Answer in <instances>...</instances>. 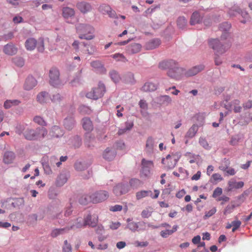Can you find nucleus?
<instances>
[{
    "mask_svg": "<svg viewBox=\"0 0 252 252\" xmlns=\"http://www.w3.org/2000/svg\"><path fill=\"white\" fill-rule=\"evenodd\" d=\"M76 30L80 39H86L88 41L94 37V29L90 25L79 24L77 26Z\"/></svg>",
    "mask_w": 252,
    "mask_h": 252,
    "instance_id": "f257e3e1",
    "label": "nucleus"
},
{
    "mask_svg": "<svg viewBox=\"0 0 252 252\" xmlns=\"http://www.w3.org/2000/svg\"><path fill=\"white\" fill-rule=\"evenodd\" d=\"M105 91V88L103 84H99L98 86L94 88L92 90L86 94L87 97L93 99H97L101 97Z\"/></svg>",
    "mask_w": 252,
    "mask_h": 252,
    "instance_id": "f03ea898",
    "label": "nucleus"
},
{
    "mask_svg": "<svg viewBox=\"0 0 252 252\" xmlns=\"http://www.w3.org/2000/svg\"><path fill=\"white\" fill-rule=\"evenodd\" d=\"M154 167V163L151 160L143 158L141 160V177H148L151 174V171Z\"/></svg>",
    "mask_w": 252,
    "mask_h": 252,
    "instance_id": "7ed1b4c3",
    "label": "nucleus"
},
{
    "mask_svg": "<svg viewBox=\"0 0 252 252\" xmlns=\"http://www.w3.org/2000/svg\"><path fill=\"white\" fill-rule=\"evenodd\" d=\"M185 73L183 68L180 67L178 64L173 67L171 70L167 71V75L170 78L176 80H180Z\"/></svg>",
    "mask_w": 252,
    "mask_h": 252,
    "instance_id": "20e7f679",
    "label": "nucleus"
},
{
    "mask_svg": "<svg viewBox=\"0 0 252 252\" xmlns=\"http://www.w3.org/2000/svg\"><path fill=\"white\" fill-rule=\"evenodd\" d=\"M109 193L105 190H100L92 193V202L99 203L106 200L109 197Z\"/></svg>",
    "mask_w": 252,
    "mask_h": 252,
    "instance_id": "39448f33",
    "label": "nucleus"
},
{
    "mask_svg": "<svg viewBox=\"0 0 252 252\" xmlns=\"http://www.w3.org/2000/svg\"><path fill=\"white\" fill-rule=\"evenodd\" d=\"M49 76L50 78V84L55 87H57L61 84L60 78V72L59 70L52 67L49 71Z\"/></svg>",
    "mask_w": 252,
    "mask_h": 252,
    "instance_id": "423d86ee",
    "label": "nucleus"
},
{
    "mask_svg": "<svg viewBox=\"0 0 252 252\" xmlns=\"http://www.w3.org/2000/svg\"><path fill=\"white\" fill-rule=\"evenodd\" d=\"M129 190L130 187L128 185L119 183L114 187L113 192L116 196H120L126 193Z\"/></svg>",
    "mask_w": 252,
    "mask_h": 252,
    "instance_id": "0eeeda50",
    "label": "nucleus"
},
{
    "mask_svg": "<svg viewBox=\"0 0 252 252\" xmlns=\"http://www.w3.org/2000/svg\"><path fill=\"white\" fill-rule=\"evenodd\" d=\"M177 159L174 156L168 155L166 158L162 160V162L165 165V167L167 169H173L177 163Z\"/></svg>",
    "mask_w": 252,
    "mask_h": 252,
    "instance_id": "6e6552de",
    "label": "nucleus"
},
{
    "mask_svg": "<svg viewBox=\"0 0 252 252\" xmlns=\"http://www.w3.org/2000/svg\"><path fill=\"white\" fill-rule=\"evenodd\" d=\"M178 63L176 61L173 60H164L160 62L158 64V68L161 70H171Z\"/></svg>",
    "mask_w": 252,
    "mask_h": 252,
    "instance_id": "1a4fd4ad",
    "label": "nucleus"
},
{
    "mask_svg": "<svg viewBox=\"0 0 252 252\" xmlns=\"http://www.w3.org/2000/svg\"><path fill=\"white\" fill-rule=\"evenodd\" d=\"M138 223H139L140 225L144 227V229H146L149 227H152L153 228H157L149 223L142 222H130L127 224V227L131 230L133 231H135L137 230L138 228Z\"/></svg>",
    "mask_w": 252,
    "mask_h": 252,
    "instance_id": "9d476101",
    "label": "nucleus"
},
{
    "mask_svg": "<svg viewBox=\"0 0 252 252\" xmlns=\"http://www.w3.org/2000/svg\"><path fill=\"white\" fill-rule=\"evenodd\" d=\"M98 222V217H94L92 218V217L90 215H88L85 219L84 221V223L83 225L79 224L76 226L77 227H80L82 226H86L89 225L92 227H94L96 225Z\"/></svg>",
    "mask_w": 252,
    "mask_h": 252,
    "instance_id": "9b49d317",
    "label": "nucleus"
},
{
    "mask_svg": "<svg viewBox=\"0 0 252 252\" xmlns=\"http://www.w3.org/2000/svg\"><path fill=\"white\" fill-rule=\"evenodd\" d=\"M76 7L81 12L84 14L90 12L92 9V6L91 4L85 1L77 2L76 4Z\"/></svg>",
    "mask_w": 252,
    "mask_h": 252,
    "instance_id": "f8f14e48",
    "label": "nucleus"
},
{
    "mask_svg": "<svg viewBox=\"0 0 252 252\" xmlns=\"http://www.w3.org/2000/svg\"><path fill=\"white\" fill-rule=\"evenodd\" d=\"M15 155L12 151L5 152L2 157V161L5 164H10L13 162L15 158Z\"/></svg>",
    "mask_w": 252,
    "mask_h": 252,
    "instance_id": "ddd939ff",
    "label": "nucleus"
},
{
    "mask_svg": "<svg viewBox=\"0 0 252 252\" xmlns=\"http://www.w3.org/2000/svg\"><path fill=\"white\" fill-rule=\"evenodd\" d=\"M202 14L198 11H195L191 15L189 23L191 25L200 24L202 22Z\"/></svg>",
    "mask_w": 252,
    "mask_h": 252,
    "instance_id": "4468645a",
    "label": "nucleus"
},
{
    "mask_svg": "<svg viewBox=\"0 0 252 252\" xmlns=\"http://www.w3.org/2000/svg\"><path fill=\"white\" fill-rule=\"evenodd\" d=\"M24 136L26 139L29 140H34L38 139V134L36 130L31 128H27L25 131Z\"/></svg>",
    "mask_w": 252,
    "mask_h": 252,
    "instance_id": "2eb2a0df",
    "label": "nucleus"
},
{
    "mask_svg": "<svg viewBox=\"0 0 252 252\" xmlns=\"http://www.w3.org/2000/svg\"><path fill=\"white\" fill-rule=\"evenodd\" d=\"M37 84V81L32 76H29L26 80L24 88L26 90L32 89Z\"/></svg>",
    "mask_w": 252,
    "mask_h": 252,
    "instance_id": "dca6fc26",
    "label": "nucleus"
},
{
    "mask_svg": "<svg viewBox=\"0 0 252 252\" xmlns=\"http://www.w3.org/2000/svg\"><path fill=\"white\" fill-rule=\"evenodd\" d=\"M116 155V153L114 150L107 148L103 153V157L106 160H112L115 158Z\"/></svg>",
    "mask_w": 252,
    "mask_h": 252,
    "instance_id": "f3484780",
    "label": "nucleus"
},
{
    "mask_svg": "<svg viewBox=\"0 0 252 252\" xmlns=\"http://www.w3.org/2000/svg\"><path fill=\"white\" fill-rule=\"evenodd\" d=\"M50 135L53 137L58 138L63 135V131L58 126H54L50 131Z\"/></svg>",
    "mask_w": 252,
    "mask_h": 252,
    "instance_id": "a211bd4d",
    "label": "nucleus"
},
{
    "mask_svg": "<svg viewBox=\"0 0 252 252\" xmlns=\"http://www.w3.org/2000/svg\"><path fill=\"white\" fill-rule=\"evenodd\" d=\"M228 189L229 191H231L233 189L242 188L244 186V183L242 181L236 182L234 180H230L228 182Z\"/></svg>",
    "mask_w": 252,
    "mask_h": 252,
    "instance_id": "6ab92c4d",
    "label": "nucleus"
},
{
    "mask_svg": "<svg viewBox=\"0 0 252 252\" xmlns=\"http://www.w3.org/2000/svg\"><path fill=\"white\" fill-rule=\"evenodd\" d=\"M204 66L203 64L196 65L189 70L186 72V75L189 76H193L197 74L198 73L201 71L202 70H204Z\"/></svg>",
    "mask_w": 252,
    "mask_h": 252,
    "instance_id": "aec40b11",
    "label": "nucleus"
},
{
    "mask_svg": "<svg viewBox=\"0 0 252 252\" xmlns=\"http://www.w3.org/2000/svg\"><path fill=\"white\" fill-rule=\"evenodd\" d=\"M74 226H72L70 228L69 227H65L63 228H56L53 229L51 233V236L52 237H56L60 235L63 234L66 232H67L70 229L73 228Z\"/></svg>",
    "mask_w": 252,
    "mask_h": 252,
    "instance_id": "412c9836",
    "label": "nucleus"
},
{
    "mask_svg": "<svg viewBox=\"0 0 252 252\" xmlns=\"http://www.w3.org/2000/svg\"><path fill=\"white\" fill-rule=\"evenodd\" d=\"M37 100L41 104L47 103L49 100V95L46 92H42L37 95Z\"/></svg>",
    "mask_w": 252,
    "mask_h": 252,
    "instance_id": "4be33fe9",
    "label": "nucleus"
},
{
    "mask_svg": "<svg viewBox=\"0 0 252 252\" xmlns=\"http://www.w3.org/2000/svg\"><path fill=\"white\" fill-rule=\"evenodd\" d=\"M158 85L152 82H147L142 87L141 90L144 92H152L157 89Z\"/></svg>",
    "mask_w": 252,
    "mask_h": 252,
    "instance_id": "5701e85b",
    "label": "nucleus"
},
{
    "mask_svg": "<svg viewBox=\"0 0 252 252\" xmlns=\"http://www.w3.org/2000/svg\"><path fill=\"white\" fill-rule=\"evenodd\" d=\"M67 176L65 173H61L57 178L56 184L57 186H62L67 182Z\"/></svg>",
    "mask_w": 252,
    "mask_h": 252,
    "instance_id": "b1692460",
    "label": "nucleus"
},
{
    "mask_svg": "<svg viewBox=\"0 0 252 252\" xmlns=\"http://www.w3.org/2000/svg\"><path fill=\"white\" fill-rule=\"evenodd\" d=\"M82 125L85 130L90 131L93 129L92 122L88 118H85L82 119Z\"/></svg>",
    "mask_w": 252,
    "mask_h": 252,
    "instance_id": "393cba45",
    "label": "nucleus"
},
{
    "mask_svg": "<svg viewBox=\"0 0 252 252\" xmlns=\"http://www.w3.org/2000/svg\"><path fill=\"white\" fill-rule=\"evenodd\" d=\"M75 125V121L72 117L66 118L64 119L63 125L64 127L67 130L72 129Z\"/></svg>",
    "mask_w": 252,
    "mask_h": 252,
    "instance_id": "a878e982",
    "label": "nucleus"
},
{
    "mask_svg": "<svg viewBox=\"0 0 252 252\" xmlns=\"http://www.w3.org/2000/svg\"><path fill=\"white\" fill-rule=\"evenodd\" d=\"M75 11L73 8L69 7H65L63 8V16L65 18H68L74 16Z\"/></svg>",
    "mask_w": 252,
    "mask_h": 252,
    "instance_id": "bb28decb",
    "label": "nucleus"
},
{
    "mask_svg": "<svg viewBox=\"0 0 252 252\" xmlns=\"http://www.w3.org/2000/svg\"><path fill=\"white\" fill-rule=\"evenodd\" d=\"M151 195H152L151 190H141L136 193V198L137 200H139Z\"/></svg>",
    "mask_w": 252,
    "mask_h": 252,
    "instance_id": "cd10ccee",
    "label": "nucleus"
},
{
    "mask_svg": "<svg viewBox=\"0 0 252 252\" xmlns=\"http://www.w3.org/2000/svg\"><path fill=\"white\" fill-rule=\"evenodd\" d=\"M198 130V126L197 125H193L188 130L186 134V137L191 138L193 137Z\"/></svg>",
    "mask_w": 252,
    "mask_h": 252,
    "instance_id": "c85d7f7f",
    "label": "nucleus"
},
{
    "mask_svg": "<svg viewBox=\"0 0 252 252\" xmlns=\"http://www.w3.org/2000/svg\"><path fill=\"white\" fill-rule=\"evenodd\" d=\"M230 107L235 113H240L242 110V107L240 105V101L238 99L233 100L230 104Z\"/></svg>",
    "mask_w": 252,
    "mask_h": 252,
    "instance_id": "c756f323",
    "label": "nucleus"
},
{
    "mask_svg": "<svg viewBox=\"0 0 252 252\" xmlns=\"http://www.w3.org/2000/svg\"><path fill=\"white\" fill-rule=\"evenodd\" d=\"M154 141L152 137H149L147 138L146 143V151L147 152H152L154 149Z\"/></svg>",
    "mask_w": 252,
    "mask_h": 252,
    "instance_id": "7c9ffc66",
    "label": "nucleus"
},
{
    "mask_svg": "<svg viewBox=\"0 0 252 252\" xmlns=\"http://www.w3.org/2000/svg\"><path fill=\"white\" fill-rule=\"evenodd\" d=\"M187 23L188 20L184 16L179 17L177 21V26L181 29H184Z\"/></svg>",
    "mask_w": 252,
    "mask_h": 252,
    "instance_id": "2f4dec72",
    "label": "nucleus"
},
{
    "mask_svg": "<svg viewBox=\"0 0 252 252\" xmlns=\"http://www.w3.org/2000/svg\"><path fill=\"white\" fill-rule=\"evenodd\" d=\"M210 47H221L222 46L218 38H211L208 40Z\"/></svg>",
    "mask_w": 252,
    "mask_h": 252,
    "instance_id": "473e14b6",
    "label": "nucleus"
},
{
    "mask_svg": "<svg viewBox=\"0 0 252 252\" xmlns=\"http://www.w3.org/2000/svg\"><path fill=\"white\" fill-rule=\"evenodd\" d=\"M20 102L17 99L7 100L4 102V107L6 109H8L12 106L18 105Z\"/></svg>",
    "mask_w": 252,
    "mask_h": 252,
    "instance_id": "72a5a7b5",
    "label": "nucleus"
},
{
    "mask_svg": "<svg viewBox=\"0 0 252 252\" xmlns=\"http://www.w3.org/2000/svg\"><path fill=\"white\" fill-rule=\"evenodd\" d=\"M92 194L91 195L85 194L79 199V202L81 204L85 205L89 202H92Z\"/></svg>",
    "mask_w": 252,
    "mask_h": 252,
    "instance_id": "f704fd0d",
    "label": "nucleus"
},
{
    "mask_svg": "<svg viewBox=\"0 0 252 252\" xmlns=\"http://www.w3.org/2000/svg\"><path fill=\"white\" fill-rule=\"evenodd\" d=\"M37 40L34 38H29L25 42V47H36Z\"/></svg>",
    "mask_w": 252,
    "mask_h": 252,
    "instance_id": "c9c22d12",
    "label": "nucleus"
},
{
    "mask_svg": "<svg viewBox=\"0 0 252 252\" xmlns=\"http://www.w3.org/2000/svg\"><path fill=\"white\" fill-rule=\"evenodd\" d=\"M110 76L111 78V79L115 82V83H118L121 80V77L118 73V72H117L115 70H112L109 72Z\"/></svg>",
    "mask_w": 252,
    "mask_h": 252,
    "instance_id": "e433bc0d",
    "label": "nucleus"
},
{
    "mask_svg": "<svg viewBox=\"0 0 252 252\" xmlns=\"http://www.w3.org/2000/svg\"><path fill=\"white\" fill-rule=\"evenodd\" d=\"M129 184L132 188L137 189L141 185V182L138 179L133 178L130 180Z\"/></svg>",
    "mask_w": 252,
    "mask_h": 252,
    "instance_id": "4c0bfd02",
    "label": "nucleus"
},
{
    "mask_svg": "<svg viewBox=\"0 0 252 252\" xmlns=\"http://www.w3.org/2000/svg\"><path fill=\"white\" fill-rule=\"evenodd\" d=\"M231 27L230 23L227 22H225L221 23L219 25V29L222 32H227L229 31Z\"/></svg>",
    "mask_w": 252,
    "mask_h": 252,
    "instance_id": "58836bf2",
    "label": "nucleus"
},
{
    "mask_svg": "<svg viewBox=\"0 0 252 252\" xmlns=\"http://www.w3.org/2000/svg\"><path fill=\"white\" fill-rule=\"evenodd\" d=\"M63 97L59 93L53 94L50 98L52 102L54 103H59L63 100Z\"/></svg>",
    "mask_w": 252,
    "mask_h": 252,
    "instance_id": "ea45409f",
    "label": "nucleus"
},
{
    "mask_svg": "<svg viewBox=\"0 0 252 252\" xmlns=\"http://www.w3.org/2000/svg\"><path fill=\"white\" fill-rule=\"evenodd\" d=\"M36 131L38 134V139L44 138L48 133L47 130L44 127L37 128Z\"/></svg>",
    "mask_w": 252,
    "mask_h": 252,
    "instance_id": "a19ab883",
    "label": "nucleus"
},
{
    "mask_svg": "<svg viewBox=\"0 0 252 252\" xmlns=\"http://www.w3.org/2000/svg\"><path fill=\"white\" fill-rule=\"evenodd\" d=\"M235 11H236L237 13L240 14L243 19H249L250 16L247 11L241 9L239 7L236 8Z\"/></svg>",
    "mask_w": 252,
    "mask_h": 252,
    "instance_id": "79ce46f5",
    "label": "nucleus"
},
{
    "mask_svg": "<svg viewBox=\"0 0 252 252\" xmlns=\"http://www.w3.org/2000/svg\"><path fill=\"white\" fill-rule=\"evenodd\" d=\"M125 81L128 83H133L134 82V76L133 73L128 72L124 76Z\"/></svg>",
    "mask_w": 252,
    "mask_h": 252,
    "instance_id": "37998d69",
    "label": "nucleus"
},
{
    "mask_svg": "<svg viewBox=\"0 0 252 252\" xmlns=\"http://www.w3.org/2000/svg\"><path fill=\"white\" fill-rule=\"evenodd\" d=\"M235 208L234 204H229L226 206L223 210V214L225 216L231 213Z\"/></svg>",
    "mask_w": 252,
    "mask_h": 252,
    "instance_id": "c03bdc74",
    "label": "nucleus"
},
{
    "mask_svg": "<svg viewBox=\"0 0 252 252\" xmlns=\"http://www.w3.org/2000/svg\"><path fill=\"white\" fill-rule=\"evenodd\" d=\"M160 40L158 38H155L151 40L149 43V47H158L160 45Z\"/></svg>",
    "mask_w": 252,
    "mask_h": 252,
    "instance_id": "a18cd8bd",
    "label": "nucleus"
},
{
    "mask_svg": "<svg viewBox=\"0 0 252 252\" xmlns=\"http://www.w3.org/2000/svg\"><path fill=\"white\" fill-rule=\"evenodd\" d=\"M217 212V208L216 207H213L211 209H210L208 211H206L205 213V215L203 217L204 219H207L211 217H212L213 215H214Z\"/></svg>",
    "mask_w": 252,
    "mask_h": 252,
    "instance_id": "49530a36",
    "label": "nucleus"
},
{
    "mask_svg": "<svg viewBox=\"0 0 252 252\" xmlns=\"http://www.w3.org/2000/svg\"><path fill=\"white\" fill-rule=\"evenodd\" d=\"M33 121L35 123L38 124L39 125L42 126H46V123L44 120V119L41 117L40 116H35L33 118Z\"/></svg>",
    "mask_w": 252,
    "mask_h": 252,
    "instance_id": "de8ad7c7",
    "label": "nucleus"
},
{
    "mask_svg": "<svg viewBox=\"0 0 252 252\" xmlns=\"http://www.w3.org/2000/svg\"><path fill=\"white\" fill-rule=\"evenodd\" d=\"M199 143L204 148L207 150L210 149V146L205 138L200 137Z\"/></svg>",
    "mask_w": 252,
    "mask_h": 252,
    "instance_id": "09e8293b",
    "label": "nucleus"
},
{
    "mask_svg": "<svg viewBox=\"0 0 252 252\" xmlns=\"http://www.w3.org/2000/svg\"><path fill=\"white\" fill-rule=\"evenodd\" d=\"M111 7L106 4L101 5L99 7V10L103 14L107 13L110 10Z\"/></svg>",
    "mask_w": 252,
    "mask_h": 252,
    "instance_id": "8fccbe9b",
    "label": "nucleus"
},
{
    "mask_svg": "<svg viewBox=\"0 0 252 252\" xmlns=\"http://www.w3.org/2000/svg\"><path fill=\"white\" fill-rule=\"evenodd\" d=\"M152 212L151 208H146L142 211L141 213V216L144 218H148L151 216Z\"/></svg>",
    "mask_w": 252,
    "mask_h": 252,
    "instance_id": "3c124183",
    "label": "nucleus"
},
{
    "mask_svg": "<svg viewBox=\"0 0 252 252\" xmlns=\"http://www.w3.org/2000/svg\"><path fill=\"white\" fill-rule=\"evenodd\" d=\"M3 52L8 55L12 56L15 55L17 52V48H3Z\"/></svg>",
    "mask_w": 252,
    "mask_h": 252,
    "instance_id": "603ef678",
    "label": "nucleus"
},
{
    "mask_svg": "<svg viewBox=\"0 0 252 252\" xmlns=\"http://www.w3.org/2000/svg\"><path fill=\"white\" fill-rule=\"evenodd\" d=\"M74 167L77 171H81L85 170L86 166L81 162L78 161L75 163Z\"/></svg>",
    "mask_w": 252,
    "mask_h": 252,
    "instance_id": "864d4df0",
    "label": "nucleus"
},
{
    "mask_svg": "<svg viewBox=\"0 0 252 252\" xmlns=\"http://www.w3.org/2000/svg\"><path fill=\"white\" fill-rule=\"evenodd\" d=\"M211 179L213 180L214 182H220L223 180V178L219 173L213 174L211 177Z\"/></svg>",
    "mask_w": 252,
    "mask_h": 252,
    "instance_id": "5fc2aeb1",
    "label": "nucleus"
},
{
    "mask_svg": "<svg viewBox=\"0 0 252 252\" xmlns=\"http://www.w3.org/2000/svg\"><path fill=\"white\" fill-rule=\"evenodd\" d=\"M25 129V126L24 125L19 124L15 128V132L18 134H21Z\"/></svg>",
    "mask_w": 252,
    "mask_h": 252,
    "instance_id": "6e6d98bb",
    "label": "nucleus"
},
{
    "mask_svg": "<svg viewBox=\"0 0 252 252\" xmlns=\"http://www.w3.org/2000/svg\"><path fill=\"white\" fill-rule=\"evenodd\" d=\"M64 246L63 248V252H71V245L68 243L67 240H65L64 242Z\"/></svg>",
    "mask_w": 252,
    "mask_h": 252,
    "instance_id": "4d7b16f0",
    "label": "nucleus"
},
{
    "mask_svg": "<svg viewBox=\"0 0 252 252\" xmlns=\"http://www.w3.org/2000/svg\"><path fill=\"white\" fill-rule=\"evenodd\" d=\"M241 222L240 220H234L232 222V225L233 226L232 231L235 232L241 225Z\"/></svg>",
    "mask_w": 252,
    "mask_h": 252,
    "instance_id": "13d9d810",
    "label": "nucleus"
},
{
    "mask_svg": "<svg viewBox=\"0 0 252 252\" xmlns=\"http://www.w3.org/2000/svg\"><path fill=\"white\" fill-rule=\"evenodd\" d=\"M44 172L47 175H50L52 173V169L48 163H45L43 165Z\"/></svg>",
    "mask_w": 252,
    "mask_h": 252,
    "instance_id": "bf43d9fd",
    "label": "nucleus"
},
{
    "mask_svg": "<svg viewBox=\"0 0 252 252\" xmlns=\"http://www.w3.org/2000/svg\"><path fill=\"white\" fill-rule=\"evenodd\" d=\"M222 193V189L221 188L218 187L214 191L213 193V197L216 198L217 197L220 195Z\"/></svg>",
    "mask_w": 252,
    "mask_h": 252,
    "instance_id": "052dcab7",
    "label": "nucleus"
},
{
    "mask_svg": "<svg viewBox=\"0 0 252 252\" xmlns=\"http://www.w3.org/2000/svg\"><path fill=\"white\" fill-rule=\"evenodd\" d=\"M91 64V66L95 69H99L102 67L101 63L98 61L92 62Z\"/></svg>",
    "mask_w": 252,
    "mask_h": 252,
    "instance_id": "680f3d73",
    "label": "nucleus"
},
{
    "mask_svg": "<svg viewBox=\"0 0 252 252\" xmlns=\"http://www.w3.org/2000/svg\"><path fill=\"white\" fill-rule=\"evenodd\" d=\"M163 103L165 105H168L172 102V99L169 95L162 96Z\"/></svg>",
    "mask_w": 252,
    "mask_h": 252,
    "instance_id": "e2e57ef3",
    "label": "nucleus"
},
{
    "mask_svg": "<svg viewBox=\"0 0 252 252\" xmlns=\"http://www.w3.org/2000/svg\"><path fill=\"white\" fill-rule=\"evenodd\" d=\"M112 57L114 59H118V61H121L122 62H126V58L122 55L120 54H115L112 55Z\"/></svg>",
    "mask_w": 252,
    "mask_h": 252,
    "instance_id": "0e129e2a",
    "label": "nucleus"
},
{
    "mask_svg": "<svg viewBox=\"0 0 252 252\" xmlns=\"http://www.w3.org/2000/svg\"><path fill=\"white\" fill-rule=\"evenodd\" d=\"M14 62L18 66H23L24 64V61L22 58H15L14 59Z\"/></svg>",
    "mask_w": 252,
    "mask_h": 252,
    "instance_id": "69168bd1",
    "label": "nucleus"
},
{
    "mask_svg": "<svg viewBox=\"0 0 252 252\" xmlns=\"http://www.w3.org/2000/svg\"><path fill=\"white\" fill-rule=\"evenodd\" d=\"M57 160H58V159L55 157H51L50 158V160L51 164L52 165H54V164H56L58 167H60V165L62 164V162H61V161L56 162V161Z\"/></svg>",
    "mask_w": 252,
    "mask_h": 252,
    "instance_id": "338daca9",
    "label": "nucleus"
},
{
    "mask_svg": "<svg viewBox=\"0 0 252 252\" xmlns=\"http://www.w3.org/2000/svg\"><path fill=\"white\" fill-rule=\"evenodd\" d=\"M172 234V232L170 231V230L166 229L165 230H163L160 232V235L163 238H166L169 235H170Z\"/></svg>",
    "mask_w": 252,
    "mask_h": 252,
    "instance_id": "774afa93",
    "label": "nucleus"
}]
</instances>
